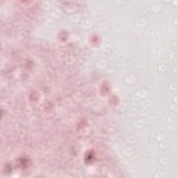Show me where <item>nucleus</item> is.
Masks as SVG:
<instances>
[{"label": "nucleus", "mask_w": 178, "mask_h": 178, "mask_svg": "<svg viewBox=\"0 0 178 178\" xmlns=\"http://www.w3.org/2000/svg\"><path fill=\"white\" fill-rule=\"evenodd\" d=\"M90 158H91V156H89V157H88V159H90Z\"/></svg>", "instance_id": "nucleus-1"}]
</instances>
